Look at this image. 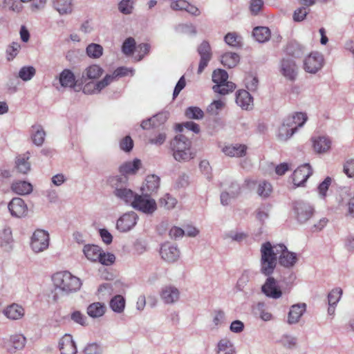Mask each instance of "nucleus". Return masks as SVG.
I'll use <instances>...</instances> for the list:
<instances>
[{"instance_id":"obj_1","label":"nucleus","mask_w":354,"mask_h":354,"mask_svg":"<svg viewBox=\"0 0 354 354\" xmlns=\"http://www.w3.org/2000/svg\"><path fill=\"white\" fill-rule=\"evenodd\" d=\"M279 258V263L286 268L292 267L297 260L295 253L290 252L283 244L272 245L266 242L261 247V271L269 276L274 272Z\"/></svg>"},{"instance_id":"obj_2","label":"nucleus","mask_w":354,"mask_h":354,"mask_svg":"<svg viewBox=\"0 0 354 354\" xmlns=\"http://www.w3.org/2000/svg\"><path fill=\"white\" fill-rule=\"evenodd\" d=\"M174 159L178 162H187L195 157L192 150V142L183 134L177 135L171 142Z\"/></svg>"},{"instance_id":"obj_3","label":"nucleus","mask_w":354,"mask_h":354,"mask_svg":"<svg viewBox=\"0 0 354 354\" xmlns=\"http://www.w3.org/2000/svg\"><path fill=\"white\" fill-rule=\"evenodd\" d=\"M52 279L55 288L66 294L78 290L82 286L80 279L68 271L57 272Z\"/></svg>"},{"instance_id":"obj_4","label":"nucleus","mask_w":354,"mask_h":354,"mask_svg":"<svg viewBox=\"0 0 354 354\" xmlns=\"http://www.w3.org/2000/svg\"><path fill=\"white\" fill-rule=\"evenodd\" d=\"M127 181V177L113 176L109 180L110 185L115 187L114 194L115 196L123 201L127 204L132 205L137 194H135L130 189L122 187Z\"/></svg>"},{"instance_id":"obj_5","label":"nucleus","mask_w":354,"mask_h":354,"mask_svg":"<svg viewBox=\"0 0 354 354\" xmlns=\"http://www.w3.org/2000/svg\"><path fill=\"white\" fill-rule=\"evenodd\" d=\"M212 77V81L216 84L212 87L215 93L224 95L232 93L236 88L233 82L227 81L228 74L225 70H214Z\"/></svg>"},{"instance_id":"obj_6","label":"nucleus","mask_w":354,"mask_h":354,"mask_svg":"<svg viewBox=\"0 0 354 354\" xmlns=\"http://www.w3.org/2000/svg\"><path fill=\"white\" fill-rule=\"evenodd\" d=\"M134 209L145 214L153 213L156 208L155 200L151 198L148 195L137 194L131 205Z\"/></svg>"},{"instance_id":"obj_7","label":"nucleus","mask_w":354,"mask_h":354,"mask_svg":"<svg viewBox=\"0 0 354 354\" xmlns=\"http://www.w3.org/2000/svg\"><path fill=\"white\" fill-rule=\"evenodd\" d=\"M129 73H132V71L126 67H118L111 75H106L100 81L94 84V89L97 92L104 88L111 82L118 80L120 77L127 76Z\"/></svg>"},{"instance_id":"obj_8","label":"nucleus","mask_w":354,"mask_h":354,"mask_svg":"<svg viewBox=\"0 0 354 354\" xmlns=\"http://www.w3.org/2000/svg\"><path fill=\"white\" fill-rule=\"evenodd\" d=\"M49 245V235L43 230H37L32 236L31 248L35 252H40L47 249Z\"/></svg>"},{"instance_id":"obj_9","label":"nucleus","mask_w":354,"mask_h":354,"mask_svg":"<svg viewBox=\"0 0 354 354\" xmlns=\"http://www.w3.org/2000/svg\"><path fill=\"white\" fill-rule=\"evenodd\" d=\"M324 64V57L317 52L311 53L304 61V70L310 73H316Z\"/></svg>"},{"instance_id":"obj_10","label":"nucleus","mask_w":354,"mask_h":354,"mask_svg":"<svg viewBox=\"0 0 354 354\" xmlns=\"http://www.w3.org/2000/svg\"><path fill=\"white\" fill-rule=\"evenodd\" d=\"M293 208L297 219L300 223L306 222L314 214V208L308 203L303 201H296Z\"/></svg>"},{"instance_id":"obj_11","label":"nucleus","mask_w":354,"mask_h":354,"mask_svg":"<svg viewBox=\"0 0 354 354\" xmlns=\"http://www.w3.org/2000/svg\"><path fill=\"white\" fill-rule=\"evenodd\" d=\"M138 216L134 212L124 214L117 221L116 227L122 232L131 230L137 223Z\"/></svg>"},{"instance_id":"obj_12","label":"nucleus","mask_w":354,"mask_h":354,"mask_svg":"<svg viewBox=\"0 0 354 354\" xmlns=\"http://www.w3.org/2000/svg\"><path fill=\"white\" fill-rule=\"evenodd\" d=\"M8 209L12 216L17 218L24 217L28 214L27 204L21 198H13L8 203Z\"/></svg>"},{"instance_id":"obj_13","label":"nucleus","mask_w":354,"mask_h":354,"mask_svg":"<svg viewBox=\"0 0 354 354\" xmlns=\"http://www.w3.org/2000/svg\"><path fill=\"white\" fill-rule=\"evenodd\" d=\"M313 170L309 164H304L295 169L292 174V181L295 186L302 185L312 175Z\"/></svg>"},{"instance_id":"obj_14","label":"nucleus","mask_w":354,"mask_h":354,"mask_svg":"<svg viewBox=\"0 0 354 354\" xmlns=\"http://www.w3.org/2000/svg\"><path fill=\"white\" fill-rule=\"evenodd\" d=\"M262 292L268 297L279 299L282 296V291L277 285V281L269 277L261 287Z\"/></svg>"},{"instance_id":"obj_15","label":"nucleus","mask_w":354,"mask_h":354,"mask_svg":"<svg viewBox=\"0 0 354 354\" xmlns=\"http://www.w3.org/2000/svg\"><path fill=\"white\" fill-rule=\"evenodd\" d=\"M198 52L201 56L198 73H201L212 58L211 47L209 44L206 41H203L198 46Z\"/></svg>"},{"instance_id":"obj_16","label":"nucleus","mask_w":354,"mask_h":354,"mask_svg":"<svg viewBox=\"0 0 354 354\" xmlns=\"http://www.w3.org/2000/svg\"><path fill=\"white\" fill-rule=\"evenodd\" d=\"M280 72L286 79L294 81L297 75L295 62L290 59H283L281 62Z\"/></svg>"},{"instance_id":"obj_17","label":"nucleus","mask_w":354,"mask_h":354,"mask_svg":"<svg viewBox=\"0 0 354 354\" xmlns=\"http://www.w3.org/2000/svg\"><path fill=\"white\" fill-rule=\"evenodd\" d=\"M61 354H76L77 348L71 335H64L59 342Z\"/></svg>"},{"instance_id":"obj_18","label":"nucleus","mask_w":354,"mask_h":354,"mask_svg":"<svg viewBox=\"0 0 354 354\" xmlns=\"http://www.w3.org/2000/svg\"><path fill=\"white\" fill-rule=\"evenodd\" d=\"M313 147L317 153L327 152L331 146L330 140L325 136H318L312 138Z\"/></svg>"},{"instance_id":"obj_19","label":"nucleus","mask_w":354,"mask_h":354,"mask_svg":"<svg viewBox=\"0 0 354 354\" xmlns=\"http://www.w3.org/2000/svg\"><path fill=\"white\" fill-rule=\"evenodd\" d=\"M160 253L162 259L167 262H174L179 257V251L177 248L169 243H165L161 246Z\"/></svg>"},{"instance_id":"obj_20","label":"nucleus","mask_w":354,"mask_h":354,"mask_svg":"<svg viewBox=\"0 0 354 354\" xmlns=\"http://www.w3.org/2000/svg\"><path fill=\"white\" fill-rule=\"evenodd\" d=\"M236 102L242 109L248 110L252 107L253 100L251 95L245 90H239L236 92Z\"/></svg>"},{"instance_id":"obj_21","label":"nucleus","mask_w":354,"mask_h":354,"mask_svg":"<svg viewBox=\"0 0 354 354\" xmlns=\"http://www.w3.org/2000/svg\"><path fill=\"white\" fill-rule=\"evenodd\" d=\"M247 149L246 145L236 144L225 146L222 151L226 156L239 158L245 156Z\"/></svg>"},{"instance_id":"obj_22","label":"nucleus","mask_w":354,"mask_h":354,"mask_svg":"<svg viewBox=\"0 0 354 354\" xmlns=\"http://www.w3.org/2000/svg\"><path fill=\"white\" fill-rule=\"evenodd\" d=\"M141 167V161L136 158L133 161H128L120 165L119 171L126 177L127 175L135 174Z\"/></svg>"},{"instance_id":"obj_23","label":"nucleus","mask_w":354,"mask_h":354,"mask_svg":"<svg viewBox=\"0 0 354 354\" xmlns=\"http://www.w3.org/2000/svg\"><path fill=\"white\" fill-rule=\"evenodd\" d=\"M306 304H299L292 306L288 313V322L290 324L298 322L301 315L306 311Z\"/></svg>"},{"instance_id":"obj_24","label":"nucleus","mask_w":354,"mask_h":354,"mask_svg":"<svg viewBox=\"0 0 354 354\" xmlns=\"http://www.w3.org/2000/svg\"><path fill=\"white\" fill-rule=\"evenodd\" d=\"M30 158V153L19 155L16 158V168L19 172L26 174L30 170V164L28 161Z\"/></svg>"},{"instance_id":"obj_25","label":"nucleus","mask_w":354,"mask_h":354,"mask_svg":"<svg viewBox=\"0 0 354 354\" xmlns=\"http://www.w3.org/2000/svg\"><path fill=\"white\" fill-rule=\"evenodd\" d=\"M59 82L64 87H75L76 80L74 73L69 69L63 70L59 75Z\"/></svg>"},{"instance_id":"obj_26","label":"nucleus","mask_w":354,"mask_h":354,"mask_svg":"<svg viewBox=\"0 0 354 354\" xmlns=\"http://www.w3.org/2000/svg\"><path fill=\"white\" fill-rule=\"evenodd\" d=\"M103 68L97 64H92L85 68L82 73V77L86 80H95L102 76Z\"/></svg>"},{"instance_id":"obj_27","label":"nucleus","mask_w":354,"mask_h":354,"mask_svg":"<svg viewBox=\"0 0 354 354\" xmlns=\"http://www.w3.org/2000/svg\"><path fill=\"white\" fill-rule=\"evenodd\" d=\"M31 138L32 142L37 146H41L45 139L46 133L42 127L39 124L32 125L31 127Z\"/></svg>"},{"instance_id":"obj_28","label":"nucleus","mask_w":354,"mask_h":354,"mask_svg":"<svg viewBox=\"0 0 354 354\" xmlns=\"http://www.w3.org/2000/svg\"><path fill=\"white\" fill-rule=\"evenodd\" d=\"M83 252L86 257L92 261H98L102 252L101 248L95 245H85Z\"/></svg>"},{"instance_id":"obj_29","label":"nucleus","mask_w":354,"mask_h":354,"mask_svg":"<svg viewBox=\"0 0 354 354\" xmlns=\"http://www.w3.org/2000/svg\"><path fill=\"white\" fill-rule=\"evenodd\" d=\"M161 297L165 303L171 304L178 300L179 292L174 287H165L162 291Z\"/></svg>"},{"instance_id":"obj_30","label":"nucleus","mask_w":354,"mask_h":354,"mask_svg":"<svg viewBox=\"0 0 354 354\" xmlns=\"http://www.w3.org/2000/svg\"><path fill=\"white\" fill-rule=\"evenodd\" d=\"M307 119L308 118L306 113L297 112L292 116L286 119L287 125L288 127H295V129L297 130L299 127L303 126Z\"/></svg>"},{"instance_id":"obj_31","label":"nucleus","mask_w":354,"mask_h":354,"mask_svg":"<svg viewBox=\"0 0 354 354\" xmlns=\"http://www.w3.org/2000/svg\"><path fill=\"white\" fill-rule=\"evenodd\" d=\"M4 314L9 319H18L24 316V310L21 306L13 304L4 310Z\"/></svg>"},{"instance_id":"obj_32","label":"nucleus","mask_w":354,"mask_h":354,"mask_svg":"<svg viewBox=\"0 0 354 354\" xmlns=\"http://www.w3.org/2000/svg\"><path fill=\"white\" fill-rule=\"evenodd\" d=\"M12 190L19 195L28 194L32 191V186L26 181L15 182L11 185Z\"/></svg>"},{"instance_id":"obj_33","label":"nucleus","mask_w":354,"mask_h":354,"mask_svg":"<svg viewBox=\"0 0 354 354\" xmlns=\"http://www.w3.org/2000/svg\"><path fill=\"white\" fill-rule=\"evenodd\" d=\"M53 6L60 15H67L72 12V0H54Z\"/></svg>"},{"instance_id":"obj_34","label":"nucleus","mask_w":354,"mask_h":354,"mask_svg":"<svg viewBox=\"0 0 354 354\" xmlns=\"http://www.w3.org/2000/svg\"><path fill=\"white\" fill-rule=\"evenodd\" d=\"M252 35L257 41L263 43L270 39L271 33L268 28L259 26L254 28Z\"/></svg>"},{"instance_id":"obj_35","label":"nucleus","mask_w":354,"mask_h":354,"mask_svg":"<svg viewBox=\"0 0 354 354\" xmlns=\"http://www.w3.org/2000/svg\"><path fill=\"white\" fill-rule=\"evenodd\" d=\"M106 310L104 304L95 302L88 306L87 308V313L90 317H99L102 316Z\"/></svg>"},{"instance_id":"obj_36","label":"nucleus","mask_w":354,"mask_h":354,"mask_svg":"<svg viewBox=\"0 0 354 354\" xmlns=\"http://www.w3.org/2000/svg\"><path fill=\"white\" fill-rule=\"evenodd\" d=\"M239 62V56L235 53H226L221 57V63L228 68H233Z\"/></svg>"},{"instance_id":"obj_37","label":"nucleus","mask_w":354,"mask_h":354,"mask_svg":"<svg viewBox=\"0 0 354 354\" xmlns=\"http://www.w3.org/2000/svg\"><path fill=\"white\" fill-rule=\"evenodd\" d=\"M272 192V185L266 181L261 180L259 183L257 193L261 198H268L269 197Z\"/></svg>"},{"instance_id":"obj_38","label":"nucleus","mask_w":354,"mask_h":354,"mask_svg":"<svg viewBox=\"0 0 354 354\" xmlns=\"http://www.w3.org/2000/svg\"><path fill=\"white\" fill-rule=\"evenodd\" d=\"M109 305L114 312L120 313L124 309L125 299L120 295H115L111 299Z\"/></svg>"},{"instance_id":"obj_39","label":"nucleus","mask_w":354,"mask_h":354,"mask_svg":"<svg viewBox=\"0 0 354 354\" xmlns=\"http://www.w3.org/2000/svg\"><path fill=\"white\" fill-rule=\"evenodd\" d=\"M296 131L295 127H288L287 120H286L279 129L278 138L281 140H286L290 138Z\"/></svg>"},{"instance_id":"obj_40","label":"nucleus","mask_w":354,"mask_h":354,"mask_svg":"<svg viewBox=\"0 0 354 354\" xmlns=\"http://www.w3.org/2000/svg\"><path fill=\"white\" fill-rule=\"evenodd\" d=\"M160 186V178L156 175L148 176L145 180V189L152 193L156 192Z\"/></svg>"},{"instance_id":"obj_41","label":"nucleus","mask_w":354,"mask_h":354,"mask_svg":"<svg viewBox=\"0 0 354 354\" xmlns=\"http://www.w3.org/2000/svg\"><path fill=\"white\" fill-rule=\"evenodd\" d=\"M286 53L293 57H300L304 54L302 46L296 43L290 42L287 45Z\"/></svg>"},{"instance_id":"obj_42","label":"nucleus","mask_w":354,"mask_h":354,"mask_svg":"<svg viewBox=\"0 0 354 354\" xmlns=\"http://www.w3.org/2000/svg\"><path fill=\"white\" fill-rule=\"evenodd\" d=\"M234 349L232 343L227 339H221L218 344L217 354H234Z\"/></svg>"},{"instance_id":"obj_43","label":"nucleus","mask_w":354,"mask_h":354,"mask_svg":"<svg viewBox=\"0 0 354 354\" xmlns=\"http://www.w3.org/2000/svg\"><path fill=\"white\" fill-rule=\"evenodd\" d=\"M136 41L133 37H129L123 42L122 46V53L127 55H131L136 50Z\"/></svg>"},{"instance_id":"obj_44","label":"nucleus","mask_w":354,"mask_h":354,"mask_svg":"<svg viewBox=\"0 0 354 354\" xmlns=\"http://www.w3.org/2000/svg\"><path fill=\"white\" fill-rule=\"evenodd\" d=\"M103 53V48L100 44H91L86 48V53L88 57L99 58Z\"/></svg>"},{"instance_id":"obj_45","label":"nucleus","mask_w":354,"mask_h":354,"mask_svg":"<svg viewBox=\"0 0 354 354\" xmlns=\"http://www.w3.org/2000/svg\"><path fill=\"white\" fill-rule=\"evenodd\" d=\"M185 116L189 119L199 120L204 116L203 111L197 106H189L185 111Z\"/></svg>"},{"instance_id":"obj_46","label":"nucleus","mask_w":354,"mask_h":354,"mask_svg":"<svg viewBox=\"0 0 354 354\" xmlns=\"http://www.w3.org/2000/svg\"><path fill=\"white\" fill-rule=\"evenodd\" d=\"M308 7V6H306V7H301L296 9L292 15L293 20L297 22L304 21L310 11Z\"/></svg>"},{"instance_id":"obj_47","label":"nucleus","mask_w":354,"mask_h":354,"mask_svg":"<svg viewBox=\"0 0 354 354\" xmlns=\"http://www.w3.org/2000/svg\"><path fill=\"white\" fill-rule=\"evenodd\" d=\"M35 72L34 67L24 66L19 71V77L24 81H28L35 75Z\"/></svg>"},{"instance_id":"obj_48","label":"nucleus","mask_w":354,"mask_h":354,"mask_svg":"<svg viewBox=\"0 0 354 354\" xmlns=\"http://www.w3.org/2000/svg\"><path fill=\"white\" fill-rule=\"evenodd\" d=\"M10 342L15 349L20 350L26 344V337L22 335H15L10 337Z\"/></svg>"},{"instance_id":"obj_49","label":"nucleus","mask_w":354,"mask_h":354,"mask_svg":"<svg viewBox=\"0 0 354 354\" xmlns=\"http://www.w3.org/2000/svg\"><path fill=\"white\" fill-rule=\"evenodd\" d=\"M133 2L132 0H122L118 3V10L124 15H129L133 9Z\"/></svg>"},{"instance_id":"obj_50","label":"nucleus","mask_w":354,"mask_h":354,"mask_svg":"<svg viewBox=\"0 0 354 354\" xmlns=\"http://www.w3.org/2000/svg\"><path fill=\"white\" fill-rule=\"evenodd\" d=\"M21 46L17 42H12L6 49V55L8 60H12L19 53Z\"/></svg>"},{"instance_id":"obj_51","label":"nucleus","mask_w":354,"mask_h":354,"mask_svg":"<svg viewBox=\"0 0 354 354\" xmlns=\"http://www.w3.org/2000/svg\"><path fill=\"white\" fill-rule=\"evenodd\" d=\"M342 295V290L339 288H335L331 290L328 294V304L329 306H335L339 301Z\"/></svg>"},{"instance_id":"obj_52","label":"nucleus","mask_w":354,"mask_h":354,"mask_svg":"<svg viewBox=\"0 0 354 354\" xmlns=\"http://www.w3.org/2000/svg\"><path fill=\"white\" fill-rule=\"evenodd\" d=\"M224 106L225 103L222 100H214L208 106L207 111L212 115H217Z\"/></svg>"},{"instance_id":"obj_53","label":"nucleus","mask_w":354,"mask_h":354,"mask_svg":"<svg viewBox=\"0 0 354 354\" xmlns=\"http://www.w3.org/2000/svg\"><path fill=\"white\" fill-rule=\"evenodd\" d=\"M183 127L186 128L187 130L192 131L196 133H199L200 127L198 124L194 122H186L182 124H178L176 126V130L179 131H183Z\"/></svg>"},{"instance_id":"obj_54","label":"nucleus","mask_w":354,"mask_h":354,"mask_svg":"<svg viewBox=\"0 0 354 354\" xmlns=\"http://www.w3.org/2000/svg\"><path fill=\"white\" fill-rule=\"evenodd\" d=\"M225 41L231 46L237 47L240 46V38L234 32H229L225 37Z\"/></svg>"},{"instance_id":"obj_55","label":"nucleus","mask_w":354,"mask_h":354,"mask_svg":"<svg viewBox=\"0 0 354 354\" xmlns=\"http://www.w3.org/2000/svg\"><path fill=\"white\" fill-rule=\"evenodd\" d=\"M120 147L122 150L129 152L133 147V141L129 136L123 138L120 142Z\"/></svg>"},{"instance_id":"obj_56","label":"nucleus","mask_w":354,"mask_h":354,"mask_svg":"<svg viewBox=\"0 0 354 354\" xmlns=\"http://www.w3.org/2000/svg\"><path fill=\"white\" fill-rule=\"evenodd\" d=\"M3 6L15 12H19L21 9V5L17 0H4Z\"/></svg>"},{"instance_id":"obj_57","label":"nucleus","mask_w":354,"mask_h":354,"mask_svg":"<svg viewBox=\"0 0 354 354\" xmlns=\"http://www.w3.org/2000/svg\"><path fill=\"white\" fill-rule=\"evenodd\" d=\"M115 259V257L113 254L102 252L98 261L103 265L109 266L114 263Z\"/></svg>"},{"instance_id":"obj_58","label":"nucleus","mask_w":354,"mask_h":354,"mask_svg":"<svg viewBox=\"0 0 354 354\" xmlns=\"http://www.w3.org/2000/svg\"><path fill=\"white\" fill-rule=\"evenodd\" d=\"M71 319L77 324L84 326L86 322V317L81 312L74 311L71 315Z\"/></svg>"},{"instance_id":"obj_59","label":"nucleus","mask_w":354,"mask_h":354,"mask_svg":"<svg viewBox=\"0 0 354 354\" xmlns=\"http://www.w3.org/2000/svg\"><path fill=\"white\" fill-rule=\"evenodd\" d=\"M344 172L349 178L354 176V158H351L345 162Z\"/></svg>"},{"instance_id":"obj_60","label":"nucleus","mask_w":354,"mask_h":354,"mask_svg":"<svg viewBox=\"0 0 354 354\" xmlns=\"http://www.w3.org/2000/svg\"><path fill=\"white\" fill-rule=\"evenodd\" d=\"M263 1L262 0H252L250 9L252 15H257L262 9Z\"/></svg>"},{"instance_id":"obj_61","label":"nucleus","mask_w":354,"mask_h":354,"mask_svg":"<svg viewBox=\"0 0 354 354\" xmlns=\"http://www.w3.org/2000/svg\"><path fill=\"white\" fill-rule=\"evenodd\" d=\"M258 79L252 75H248L245 78V86L250 91H255L258 86Z\"/></svg>"},{"instance_id":"obj_62","label":"nucleus","mask_w":354,"mask_h":354,"mask_svg":"<svg viewBox=\"0 0 354 354\" xmlns=\"http://www.w3.org/2000/svg\"><path fill=\"white\" fill-rule=\"evenodd\" d=\"M136 50L138 53V60L142 59L150 50V46L148 44H140L136 46Z\"/></svg>"},{"instance_id":"obj_63","label":"nucleus","mask_w":354,"mask_h":354,"mask_svg":"<svg viewBox=\"0 0 354 354\" xmlns=\"http://www.w3.org/2000/svg\"><path fill=\"white\" fill-rule=\"evenodd\" d=\"M167 136L165 132H159L155 137L149 139L151 144L161 145L166 140Z\"/></svg>"},{"instance_id":"obj_64","label":"nucleus","mask_w":354,"mask_h":354,"mask_svg":"<svg viewBox=\"0 0 354 354\" xmlns=\"http://www.w3.org/2000/svg\"><path fill=\"white\" fill-rule=\"evenodd\" d=\"M84 352L85 354H99L100 346L96 343L89 344L85 347Z\"/></svg>"}]
</instances>
